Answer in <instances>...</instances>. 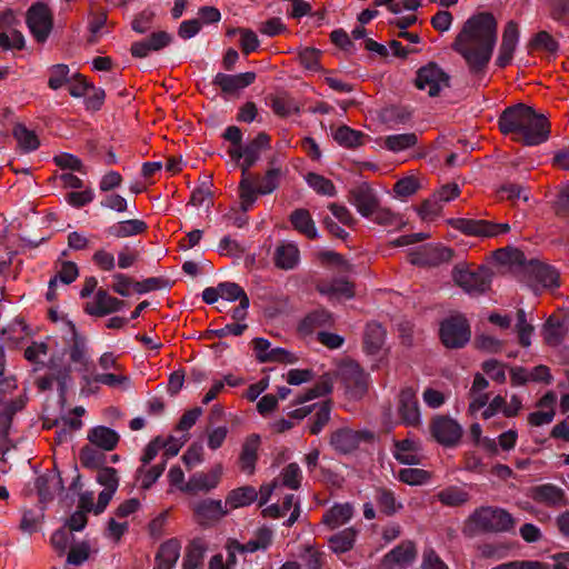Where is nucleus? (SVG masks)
Wrapping results in <instances>:
<instances>
[{
	"instance_id": "nucleus-52",
	"label": "nucleus",
	"mask_w": 569,
	"mask_h": 569,
	"mask_svg": "<svg viewBox=\"0 0 569 569\" xmlns=\"http://www.w3.org/2000/svg\"><path fill=\"white\" fill-rule=\"evenodd\" d=\"M493 258L501 264H518L525 266V253L516 248H501L493 251Z\"/></svg>"
},
{
	"instance_id": "nucleus-53",
	"label": "nucleus",
	"mask_w": 569,
	"mask_h": 569,
	"mask_svg": "<svg viewBox=\"0 0 569 569\" xmlns=\"http://www.w3.org/2000/svg\"><path fill=\"white\" fill-rule=\"evenodd\" d=\"M308 184L319 194L332 197L336 194V187L333 182L315 172H310L306 178Z\"/></svg>"
},
{
	"instance_id": "nucleus-10",
	"label": "nucleus",
	"mask_w": 569,
	"mask_h": 569,
	"mask_svg": "<svg viewBox=\"0 0 569 569\" xmlns=\"http://www.w3.org/2000/svg\"><path fill=\"white\" fill-rule=\"evenodd\" d=\"M455 251L442 244L428 243L409 253V262L418 267H437L449 262Z\"/></svg>"
},
{
	"instance_id": "nucleus-48",
	"label": "nucleus",
	"mask_w": 569,
	"mask_h": 569,
	"mask_svg": "<svg viewBox=\"0 0 569 569\" xmlns=\"http://www.w3.org/2000/svg\"><path fill=\"white\" fill-rule=\"evenodd\" d=\"M438 500L448 507H459L469 501V493L458 487H448L438 495Z\"/></svg>"
},
{
	"instance_id": "nucleus-20",
	"label": "nucleus",
	"mask_w": 569,
	"mask_h": 569,
	"mask_svg": "<svg viewBox=\"0 0 569 569\" xmlns=\"http://www.w3.org/2000/svg\"><path fill=\"white\" fill-rule=\"evenodd\" d=\"M221 477V467L212 469L210 472H196L190 476L189 480L180 487V490L187 493L196 495L200 491L208 492L214 489Z\"/></svg>"
},
{
	"instance_id": "nucleus-7",
	"label": "nucleus",
	"mask_w": 569,
	"mask_h": 569,
	"mask_svg": "<svg viewBox=\"0 0 569 569\" xmlns=\"http://www.w3.org/2000/svg\"><path fill=\"white\" fill-rule=\"evenodd\" d=\"M26 22L34 40L44 43L53 27L50 8L43 2L33 3L27 11Z\"/></svg>"
},
{
	"instance_id": "nucleus-28",
	"label": "nucleus",
	"mask_w": 569,
	"mask_h": 569,
	"mask_svg": "<svg viewBox=\"0 0 569 569\" xmlns=\"http://www.w3.org/2000/svg\"><path fill=\"white\" fill-rule=\"evenodd\" d=\"M299 260L300 251L297 244L288 242L276 248L273 262L277 268L282 270H292L298 266Z\"/></svg>"
},
{
	"instance_id": "nucleus-14",
	"label": "nucleus",
	"mask_w": 569,
	"mask_h": 569,
	"mask_svg": "<svg viewBox=\"0 0 569 569\" xmlns=\"http://www.w3.org/2000/svg\"><path fill=\"white\" fill-rule=\"evenodd\" d=\"M342 379L355 398L363 397L369 387L370 376L358 362L350 361L341 368Z\"/></svg>"
},
{
	"instance_id": "nucleus-33",
	"label": "nucleus",
	"mask_w": 569,
	"mask_h": 569,
	"mask_svg": "<svg viewBox=\"0 0 569 569\" xmlns=\"http://www.w3.org/2000/svg\"><path fill=\"white\" fill-rule=\"evenodd\" d=\"M21 407L18 406L16 401H10L6 403L0 411V450L4 455L9 451V433L13 420V416L20 410Z\"/></svg>"
},
{
	"instance_id": "nucleus-60",
	"label": "nucleus",
	"mask_w": 569,
	"mask_h": 569,
	"mask_svg": "<svg viewBox=\"0 0 569 569\" xmlns=\"http://www.w3.org/2000/svg\"><path fill=\"white\" fill-rule=\"evenodd\" d=\"M69 67L64 63L53 64L49 72L48 86L52 90L60 89L64 83L69 82Z\"/></svg>"
},
{
	"instance_id": "nucleus-56",
	"label": "nucleus",
	"mask_w": 569,
	"mask_h": 569,
	"mask_svg": "<svg viewBox=\"0 0 569 569\" xmlns=\"http://www.w3.org/2000/svg\"><path fill=\"white\" fill-rule=\"evenodd\" d=\"M280 478L282 486L289 489L297 490L301 486V470L296 462L286 466L280 473Z\"/></svg>"
},
{
	"instance_id": "nucleus-26",
	"label": "nucleus",
	"mask_w": 569,
	"mask_h": 569,
	"mask_svg": "<svg viewBox=\"0 0 569 569\" xmlns=\"http://www.w3.org/2000/svg\"><path fill=\"white\" fill-rule=\"evenodd\" d=\"M289 221L297 232L307 237L308 239L315 240L318 238V231L311 213L308 209L298 208L295 209L290 216Z\"/></svg>"
},
{
	"instance_id": "nucleus-59",
	"label": "nucleus",
	"mask_w": 569,
	"mask_h": 569,
	"mask_svg": "<svg viewBox=\"0 0 569 569\" xmlns=\"http://www.w3.org/2000/svg\"><path fill=\"white\" fill-rule=\"evenodd\" d=\"M96 480L99 485L103 486L106 490L117 491L119 487V476L117 469L112 467L102 466L97 470Z\"/></svg>"
},
{
	"instance_id": "nucleus-42",
	"label": "nucleus",
	"mask_w": 569,
	"mask_h": 569,
	"mask_svg": "<svg viewBox=\"0 0 569 569\" xmlns=\"http://www.w3.org/2000/svg\"><path fill=\"white\" fill-rule=\"evenodd\" d=\"M563 322L559 317L550 316L543 325L542 335L548 346L557 347L565 338Z\"/></svg>"
},
{
	"instance_id": "nucleus-24",
	"label": "nucleus",
	"mask_w": 569,
	"mask_h": 569,
	"mask_svg": "<svg viewBox=\"0 0 569 569\" xmlns=\"http://www.w3.org/2000/svg\"><path fill=\"white\" fill-rule=\"evenodd\" d=\"M271 138L266 132H259L251 141H249L244 147L241 148H230L228 150V154L233 161L239 162L243 156L247 153L248 156L258 157L260 159V154L263 150L270 149Z\"/></svg>"
},
{
	"instance_id": "nucleus-50",
	"label": "nucleus",
	"mask_w": 569,
	"mask_h": 569,
	"mask_svg": "<svg viewBox=\"0 0 569 569\" xmlns=\"http://www.w3.org/2000/svg\"><path fill=\"white\" fill-rule=\"evenodd\" d=\"M331 402L329 400L323 401L318 407L313 417L309 419V432L311 435H319L325 426L330 420Z\"/></svg>"
},
{
	"instance_id": "nucleus-46",
	"label": "nucleus",
	"mask_w": 569,
	"mask_h": 569,
	"mask_svg": "<svg viewBox=\"0 0 569 569\" xmlns=\"http://www.w3.org/2000/svg\"><path fill=\"white\" fill-rule=\"evenodd\" d=\"M79 459L83 468L98 470L106 465V455L98 449L87 445L81 448Z\"/></svg>"
},
{
	"instance_id": "nucleus-4",
	"label": "nucleus",
	"mask_w": 569,
	"mask_h": 569,
	"mask_svg": "<svg viewBox=\"0 0 569 569\" xmlns=\"http://www.w3.org/2000/svg\"><path fill=\"white\" fill-rule=\"evenodd\" d=\"M493 272L486 266L470 269L466 264H457L452 270V279L466 293L478 297L490 290Z\"/></svg>"
},
{
	"instance_id": "nucleus-17",
	"label": "nucleus",
	"mask_w": 569,
	"mask_h": 569,
	"mask_svg": "<svg viewBox=\"0 0 569 569\" xmlns=\"http://www.w3.org/2000/svg\"><path fill=\"white\" fill-rule=\"evenodd\" d=\"M518 41H519L518 23L513 20H510L505 26V29L502 32L501 44L499 47L498 57L496 59V64L499 68L503 69L511 63Z\"/></svg>"
},
{
	"instance_id": "nucleus-27",
	"label": "nucleus",
	"mask_w": 569,
	"mask_h": 569,
	"mask_svg": "<svg viewBox=\"0 0 569 569\" xmlns=\"http://www.w3.org/2000/svg\"><path fill=\"white\" fill-rule=\"evenodd\" d=\"M88 440L102 450L111 451L118 446L120 436L109 427L97 426L88 431Z\"/></svg>"
},
{
	"instance_id": "nucleus-41",
	"label": "nucleus",
	"mask_w": 569,
	"mask_h": 569,
	"mask_svg": "<svg viewBox=\"0 0 569 569\" xmlns=\"http://www.w3.org/2000/svg\"><path fill=\"white\" fill-rule=\"evenodd\" d=\"M267 99L268 106L278 117L286 118L290 116L292 112L299 111V108L296 106L295 100L287 92L270 94L268 96Z\"/></svg>"
},
{
	"instance_id": "nucleus-57",
	"label": "nucleus",
	"mask_w": 569,
	"mask_h": 569,
	"mask_svg": "<svg viewBox=\"0 0 569 569\" xmlns=\"http://www.w3.org/2000/svg\"><path fill=\"white\" fill-rule=\"evenodd\" d=\"M371 218L375 223L385 227H400L403 224L400 214L392 212L388 208H381L380 204L377 207Z\"/></svg>"
},
{
	"instance_id": "nucleus-12",
	"label": "nucleus",
	"mask_w": 569,
	"mask_h": 569,
	"mask_svg": "<svg viewBox=\"0 0 569 569\" xmlns=\"http://www.w3.org/2000/svg\"><path fill=\"white\" fill-rule=\"evenodd\" d=\"M347 199L365 218L372 217L380 203L375 189L366 181L350 188Z\"/></svg>"
},
{
	"instance_id": "nucleus-62",
	"label": "nucleus",
	"mask_w": 569,
	"mask_h": 569,
	"mask_svg": "<svg viewBox=\"0 0 569 569\" xmlns=\"http://www.w3.org/2000/svg\"><path fill=\"white\" fill-rule=\"evenodd\" d=\"M301 559L307 569H321L325 565V553L311 545L303 546Z\"/></svg>"
},
{
	"instance_id": "nucleus-58",
	"label": "nucleus",
	"mask_w": 569,
	"mask_h": 569,
	"mask_svg": "<svg viewBox=\"0 0 569 569\" xmlns=\"http://www.w3.org/2000/svg\"><path fill=\"white\" fill-rule=\"evenodd\" d=\"M170 287L171 281L164 277H151L142 281H134L133 283V289L138 293H147Z\"/></svg>"
},
{
	"instance_id": "nucleus-35",
	"label": "nucleus",
	"mask_w": 569,
	"mask_h": 569,
	"mask_svg": "<svg viewBox=\"0 0 569 569\" xmlns=\"http://www.w3.org/2000/svg\"><path fill=\"white\" fill-rule=\"evenodd\" d=\"M393 457L402 465H419L420 458L417 455L418 443L412 439L395 440Z\"/></svg>"
},
{
	"instance_id": "nucleus-29",
	"label": "nucleus",
	"mask_w": 569,
	"mask_h": 569,
	"mask_svg": "<svg viewBox=\"0 0 569 569\" xmlns=\"http://www.w3.org/2000/svg\"><path fill=\"white\" fill-rule=\"evenodd\" d=\"M358 530L353 527L345 528L328 538V547L336 555H342L353 549Z\"/></svg>"
},
{
	"instance_id": "nucleus-37",
	"label": "nucleus",
	"mask_w": 569,
	"mask_h": 569,
	"mask_svg": "<svg viewBox=\"0 0 569 569\" xmlns=\"http://www.w3.org/2000/svg\"><path fill=\"white\" fill-rule=\"evenodd\" d=\"M148 224L139 219L119 221L110 226L106 232L114 238H127L146 232Z\"/></svg>"
},
{
	"instance_id": "nucleus-23",
	"label": "nucleus",
	"mask_w": 569,
	"mask_h": 569,
	"mask_svg": "<svg viewBox=\"0 0 569 569\" xmlns=\"http://www.w3.org/2000/svg\"><path fill=\"white\" fill-rule=\"evenodd\" d=\"M193 513L199 525L206 526L210 521L220 520L227 515L221 500L203 499L193 507Z\"/></svg>"
},
{
	"instance_id": "nucleus-43",
	"label": "nucleus",
	"mask_w": 569,
	"mask_h": 569,
	"mask_svg": "<svg viewBox=\"0 0 569 569\" xmlns=\"http://www.w3.org/2000/svg\"><path fill=\"white\" fill-rule=\"evenodd\" d=\"M417 143L418 136L415 132L390 134L383 139V147L392 152L405 151Z\"/></svg>"
},
{
	"instance_id": "nucleus-31",
	"label": "nucleus",
	"mask_w": 569,
	"mask_h": 569,
	"mask_svg": "<svg viewBox=\"0 0 569 569\" xmlns=\"http://www.w3.org/2000/svg\"><path fill=\"white\" fill-rule=\"evenodd\" d=\"M68 327H69V330L71 333L70 345H69L70 360L73 363L87 367V365H88L87 339L84 336L80 335L77 331L76 326L71 321H68Z\"/></svg>"
},
{
	"instance_id": "nucleus-36",
	"label": "nucleus",
	"mask_w": 569,
	"mask_h": 569,
	"mask_svg": "<svg viewBox=\"0 0 569 569\" xmlns=\"http://www.w3.org/2000/svg\"><path fill=\"white\" fill-rule=\"evenodd\" d=\"M386 330L378 322H369L363 335V349L368 355H376L383 346Z\"/></svg>"
},
{
	"instance_id": "nucleus-30",
	"label": "nucleus",
	"mask_w": 569,
	"mask_h": 569,
	"mask_svg": "<svg viewBox=\"0 0 569 569\" xmlns=\"http://www.w3.org/2000/svg\"><path fill=\"white\" fill-rule=\"evenodd\" d=\"M353 516L351 503H335L322 516V523L330 529H336L347 523Z\"/></svg>"
},
{
	"instance_id": "nucleus-11",
	"label": "nucleus",
	"mask_w": 569,
	"mask_h": 569,
	"mask_svg": "<svg viewBox=\"0 0 569 569\" xmlns=\"http://www.w3.org/2000/svg\"><path fill=\"white\" fill-rule=\"evenodd\" d=\"M430 433L443 447H455L462 437L461 426L450 417L435 416L430 421Z\"/></svg>"
},
{
	"instance_id": "nucleus-44",
	"label": "nucleus",
	"mask_w": 569,
	"mask_h": 569,
	"mask_svg": "<svg viewBox=\"0 0 569 569\" xmlns=\"http://www.w3.org/2000/svg\"><path fill=\"white\" fill-rule=\"evenodd\" d=\"M332 391V381L328 375H325L318 380L313 387L307 389L296 400L295 405L305 403L318 397L326 396Z\"/></svg>"
},
{
	"instance_id": "nucleus-47",
	"label": "nucleus",
	"mask_w": 569,
	"mask_h": 569,
	"mask_svg": "<svg viewBox=\"0 0 569 569\" xmlns=\"http://www.w3.org/2000/svg\"><path fill=\"white\" fill-rule=\"evenodd\" d=\"M318 290L320 293L327 295L330 297L341 296L345 298H352L355 296L353 284L343 279H338L332 282L319 286Z\"/></svg>"
},
{
	"instance_id": "nucleus-61",
	"label": "nucleus",
	"mask_w": 569,
	"mask_h": 569,
	"mask_svg": "<svg viewBox=\"0 0 569 569\" xmlns=\"http://www.w3.org/2000/svg\"><path fill=\"white\" fill-rule=\"evenodd\" d=\"M320 56L321 51L319 49L306 47L299 51L298 59L303 68L310 71H318L320 70Z\"/></svg>"
},
{
	"instance_id": "nucleus-19",
	"label": "nucleus",
	"mask_w": 569,
	"mask_h": 569,
	"mask_svg": "<svg viewBox=\"0 0 569 569\" xmlns=\"http://www.w3.org/2000/svg\"><path fill=\"white\" fill-rule=\"evenodd\" d=\"M126 302L116 297L110 296L104 289L100 288L96 292L94 302L87 303L84 311L94 317H104L107 315L120 311Z\"/></svg>"
},
{
	"instance_id": "nucleus-45",
	"label": "nucleus",
	"mask_w": 569,
	"mask_h": 569,
	"mask_svg": "<svg viewBox=\"0 0 569 569\" xmlns=\"http://www.w3.org/2000/svg\"><path fill=\"white\" fill-rule=\"evenodd\" d=\"M180 541L177 538H171L160 545L156 561H162L174 567L180 556Z\"/></svg>"
},
{
	"instance_id": "nucleus-63",
	"label": "nucleus",
	"mask_w": 569,
	"mask_h": 569,
	"mask_svg": "<svg viewBox=\"0 0 569 569\" xmlns=\"http://www.w3.org/2000/svg\"><path fill=\"white\" fill-rule=\"evenodd\" d=\"M552 209L558 218L569 221V182L559 190Z\"/></svg>"
},
{
	"instance_id": "nucleus-25",
	"label": "nucleus",
	"mask_w": 569,
	"mask_h": 569,
	"mask_svg": "<svg viewBox=\"0 0 569 569\" xmlns=\"http://www.w3.org/2000/svg\"><path fill=\"white\" fill-rule=\"evenodd\" d=\"M526 269L543 288L559 287V272L555 267L531 260Z\"/></svg>"
},
{
	"instance_id": "nucleus-18",
	"label": "nucleus",
	"mask_w": 569,
	"mask_h": 569,
	"mask_svg": "<svg viewBox=\"0 0 569 569\" xmlns=\"http://www.w3.org/2000/svg\"><path fill=\"white\" fill-rule=\"evenodd\" d=\"M257 74L253 71H247L238 74H227L219 72L212 80V84L219 87L226 94H232L244 89L256 81Z\"/></svg>"
},
{
	"instance_id": "nucleus-2",
	"label": "nucleus",
	"mask_w": 569,
	"mask_h": 569,
	"mask_svg": "<svg viewBox=\"0 0 569 569\" xmlns=\"http://www.w3.org/2000/svg\"><path fill=\"white\" fill-rule=\"evenodd\" d=\"M498 128L503 136L526 147L545 143L551 133L548 118L522 102L509 106L500 113Z\"/></svg>"
},
{
	"instance_id": "nucleus-8",
	"label": "nucleus",
	"mask_w": 569,
	"mask_h": 569,
	"mask_svg": "<svg viewBox=\"0 0 569 569\" xmlns=\"http://www.w3.org/2000/svg\"><path fill=\"white\" fill-rule=\"evenodd\" d=\"M415 84L420 90L428 88L430 97H438L442 88L450 87V77L436 62H429L418 69Z\"/></svg>"
},
{
	"instance_id": "nucleus-13",
	"label": "nucleus",
	"mask_w": 569,
	"mask_h": 569,
	"mask_svg": "<svg viewBox=\"0 0 569 569\" xmlns=\"http://www.w3.org/2000/svg\"><path fill=\"white\" fill-rule=\"evenodd\" d=\"M452 227L467 236L496 237L510 231L508 223H496L488 220L460 218L452 222Z\"/></svg>"
},
{
	"instance_id": "nucleus-32",
	"label": "nucleus",
	"mask_w": 569,
	"mask_h": 569,
	"mask_svg": "<svg viewBox=\"0 0 569 569\" xmlns=\"http://www.w3.org/2000/svg\"><path fill=\"white\" fill-rule=\"evenodd\" d=\"M373 498L379 511L387 517L395 516L403 508L402 503L397 500L395 492L386 487H377Z\"/></svg>"
},
{
	"instance_id": "nucleus-15",
	"label": "nucleus",
	"mask_w": 569,
	"mask_h": 569,
	"mask_svg": "<svg viewBox=\"0 0 569 569\" xmlns=\"http://www.w3.org/2000/svg\"><path fill=\"white\" fill-rule=\"evenodd\" d=\"M417 558L416 543L411 540H403L387 552L380 562L381 569H393L395 567L406 568Z\"/></svg>"
},
{
	"instance_id": "nucleus-39",
	"label": "nucleus",
	"mask_w": 569,
	"mask_h": 569,
	"mask_svg": "<svg viewBox=\"0 0 569 569\" xmlns=\"http://www.w3.org/2000/svg\"><path fill=\"white\" fill-rule=\"evenodd\" d=\"M12 136L17 140L20 149L26 152H32L40 147V140L33 130H30L23 123H16L12 129Z\"/></svg>"
},
{
	"instance_id": "nucleus-5",
	"label": "nucleus",
	"mask_w": 569,
	"mask_h": 569,
	"mask_svg": "<svg viewBox=\"0 0 569 569\" xmlns=\"http://www.w3.org/2000/svg\"><path fill=\"white\" fill-rule=\"evenodd\" d=\"M469 519L483 532H507L515 527V519L511 513L498 507L478 508Z\"/></svg>"
},
{
	"instance_id": "nucleus-1",
	"label": "nucleus",
	"mask_w": 569,
	"mask_h": 569,
	"mask_svg": "<svg viewBox=\"0 0 569 569\" xmlns=\"http://www.w3.org/2000/svg\"><path fill=\"white\" fill-rule=\"evenodd\" d=\"M498 22L491 12L468 18L452 42V50L466 61L473 76L485 74L497 43Z\"/></svg>"
},
{
	"instance_id": "nucleus-21",
	"label": "nucleus",
	"mask_w": 569,
	"mask_h": 569,
	"mask_svg": "<svg viewBox=\"0 0 569 569\" xmlns=\"http://www.w3.org/2000/svg\"><path fill=\"white\" fill-rule=\"evenodd\" d=\"M261 445L260 436L251 433L242 443L241 452L238 458V465L241 472L252 476L256 471V465L259 459L258 450Z\"/></svg>"
},
{
	"instance_id": "nucleus-16",
	"label": "nucleus",
	"mask_w": 569,
	"mask_h": 569,
	"mask_svg": "<svg viewBox=\"0 0 569 569\" xmlns=\"http://www.w3.org/2000/svg\"><path fill=\"white\" fill-rule=\"evenodd\" d=\"M370 438V433L366 431H355L350 428H339L330 436L331 447L339 453H350L355 451L361 440Z\"/></svg>"
},
{
	"instance_id": "nucleus-54",
	"label": "nucleus",
	"mask_w": 569,
	"mask_h": 569,
	"mask_svg": "<svg viewBox=\"0 0 569 569\" xmlns=\"http://www.w3.org/2000/svg\"><path fill=\"white\" fill-rule=\"evenodd\" d=\"M398 479L409 486H420L430 479V473L423 469L403 468L399 470Z\"/></svg>"
},
{
	"instance_id": "nucleus-51",
	"label": "nucleus",
	"mask_w": 569,
	"mask_h": 569,
	"mask_svg": "<svg viewBox=\"0 0 569 569\" xmlns=\"http://www.w3.org/2000/svg\"><path fill=\"white\" fill-rule=\"evenodd\" d=\"M362 133L346 124L340 126L333 133V139L345 148H356L361 144Z\"/></svg>"
},
{
	"instance_id": "nucleus-9",
	"label": "nucleus",
	"mask_w": 569,
	"mask_h": 569,
	"mask_svg": "<svg viewBox=\"0 0 569 569\" xmlns=\"http://www.w3.org/2000/svg\"><path fill=\"white\" fill-rule=\"evenodd\" d=\"M397 413L400 423L417 428L421 425L420 405L417 390L412 387L402 388L397 396Z\"/></svg>"
},
{
	"instance_id": "nucleus-22",
	"label": "nucleus",
	"mask_w": 569,
	"mask_h": 569,
	"mask_svg": "<svg viewBox=\"0 0 569 569\" xmlns=\"http://www.w3.org/2000/svg\"><path fill=\"white\" fill-rule=\"evenodd\" d=\"M531 498L533 501L548 507L563 506L567 502L565 491L552 483H543L533 487L531 489Z\"/></svg>"
},
{
	"instance_id": "nucleus-38",
	"label": "nucleus",
	"mask_w": 569,
	"mask_h": 569,
	"mask_svg": "<svg viewBox=\"0 0 569 569\" xmlns=\"http://www.w3.org/2000/svg\"><path fill=\"white\" fill-rule=\"evenodd\" d=\"M257 499L258 491L256 488L247 485L232 489L226 498V503L230 506L231 509H238L250 506Z\"/></svg>"
},
{
	"instance_id": "nucleus-6",
	"label": "nucleus",
	"mask_w": 569,
	"mask_h": 569,
	"mask_svg": "<svg viewBox=\"0 0 569 569\" xmlns=\"http://www.w3.org/2000/svg\"><path fill=\"white\" fill-rule=\"evenodd\" d=\"M439 337L446 348H463L471 337V329L467 318L458 313L443 319L440 322Z\"/></svg>"
},
{
	"instance_id": "nucleus-3",
	"label": "nucleus",
	"mask_w": 569,
	"mask_h": 569,
	"mask_svg": "<svg viewBox=\"0 0 569 569\" xmlns=\"http://www.w3.org/2000/svg\"><path fill=\"white\" fill-rule=\"evenodd\" d=\"M283 172L281 168H269L263 176L253 174L251 179H241L239 182L240 209L247 212L257 201L258 196H267L280 186Z\"/></svg>"
},
{
	"instance_id": "nucleus-34",
	"label": "nucleus",
	"mask_w": 569,
	"mask_h": 569,
	"mask_svg": "<svg viewBox=\"0 0 569 569\" xmlns=\"http://www.w3.org/2000/svg\"><path fill=\"white\" fill-rule=\"evenodd\" d=\"M333 322L332 315L326 309H317L309 312L298 326L301 333L310 335L317 328L329 327Z\"/></svg>"
},
{
	"instance_id": "nucleus-55",
	"label": "nucleus",
	"mask_w": 569,
	"mask_h": 569,
	"mask_svg": "<svg viewBox=\"0 0 569 569\" xmlns=\"http://www.w3.org/2000/svg\"><path fill=\"white\" fill-rule=\"evenodd\" d=\"M203 553L202 545L197 540L191 541L183 558L182 569H197L202 562Z\"/></svg>"
},
{
	"instance_id": "nucleus-49",
	"label": "nucleus",
	"mask_w": 569,
	"mask_h": 569,
	"mask_svg": "<svg viewBox=\"0 0 569 569\" xmlns=\"http://www.w3.org/2000/svg\"><path fill=\"white\" fill-rule=\"evenodd\" d=\"M528 47L531 50H543L555 54L559 50V42L548 31L542 30L530 39Z\"/></svg>"
},
{
	"instance_id": "nucleus-40",
	"label": "nucleus",
	"mask_w": 569,
	"mask_h": 569,
	"mask_svg": "<svg viewBox=\"0 0 569 569\" xmlns=\"http://www.w3.org/2000/svg\"><path fill=\"white\" fill-rule=\"evenodd\" d=\"M412 118V111L403 106H389L380 111L381 121L389 128L405 124Z\"/></svg>"
},
{
	"instance_id": "nucleus-64",
	"label": "nucleus",
	"mask_w": 569,
	"mask_h": 569,
	"mask_svg": "<svg viewBox=\"0 0 569 569\" xmlns=\"http://www.w3.org/2000/svg\"><path fill=\"white\" fill-rule=\"evenodd\" d=\"M549 6V16L552 20L566 24L569 16V0H546Z\"/></svg>"
}]
</instances>
